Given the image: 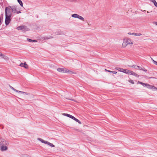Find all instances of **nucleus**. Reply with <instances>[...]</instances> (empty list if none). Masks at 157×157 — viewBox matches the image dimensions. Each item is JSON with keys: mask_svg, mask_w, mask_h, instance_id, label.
Masks as SVG:
<instances>
[{"mask_svg": "<svg viewBox=\"0 0 157 157\" xmlns=\"http://www.w3.org/2000/svg\"><path fill=\"white\" fill-rule=\"evenodd\" d=\"M12 15V12L10 10L9 8H5V23L6 25H8L10 22Z\"/></svg>", "mask_w": 157, "mask_h": 157, "instance_id": "1", "label": "nucleus"}, {"mask_svg": "<svg viewBox=\"0 0 157 157\" xmlns=\"http://www.w3.org/2000/svg\"><path fill=\"white\" fill-rule=\"evenodd\" d=\"M6 8H9L10 10L13 13L19 14L21 13L20 11H17V7L16 6H9L8 7H6Z\"/></svg>", "mask_w": 157, "mask_h": 157, "instance_id": "2", "label": "nucleus"}, {"mask_svg": "<svg viewBox=\"0 0 157 157\" xmlns=\"http://www.w3.org/2000/svg\"><path fill=\"white\" fill-rule=\"evenodd\" d=\"M63 115L64 116L68 117L75 121L76 122L78 123L79 124H81V122L78 119L76 118H75V117H74V116H72L71 115L65 113H63Z\"/></svg>", "mask_w": 157, "mask_h": 157, "instance_id": "3", "label": "nucleus"}, {"mask_svg": "<svg viewBox=\"0 0 157 157\" xmlns=\"http://www.w3.org/2000/svg\"><path fill=\"white\" fill-rule=\"evenodd\" d=\"M37 140H38L41 141L42 143H44L46 144H47L49 145L51 147H55V145H53V144H52L51 143H50L48 141L44 140L41 138H37Z\"/></svg>", "mask_w": 157, "mask_h": 157, "instance_id": "4", "label": "nucleus"}, {"mask_svg": "<svg viewBox=\"0 0 157 157\" xmlns=\"http://www.w3.org/2000/svg\"><path fill=\"white\" fill-rule=\"evenodd\" d=\"M9 145V143L7 141L6 142V144L4 145H2L0 147V150L2 151H5L7 150L8 146Z\"/></svg>", "mask_w": 157, "mask_h": 157, "instance_id": "5", "label": "nucleus"}, {"mask_svg": "<svg viewBox=\"0 0 157 157\" xmlns=\"http://www.w3.org/2000/svg\"><path fill=\"white\" fill-rule=\"evenodd\" d=\"M17 29L18 30H21L24 32H26L29 30V29L25 25L18 26L17 27Z\"/></svg>", "mask_w": 157, "mask_h": 157, "instance_id": "6", "label": "nucleus"}, {"mask_svg": "<svg viewBox=\"0 0 157 157\" xmlns=\"http://www.w3.org/2000/svg\"><path fill=\"white\" fill-rule=\"evenodd\" d=\"M71 17L74 18H78L82 21H84V18L82 17L76 13L72 14L71 15Z\"/></svg>", "mask_w": 157, "mask_h": 157, "instance_id": "7", "label": "nucleus"}, {"mask_svg": "<svg viewBox=\"0 0 157 157\" xmlns=\"http://www.w3.org/2000/svg\"><path fill=\"white\" fill-rule=\"evenodd\" d=\"M124 40L128 45L130 44H133V43L131 41V39H130L125 38L124 39Z\"/></svg>", "mask_w": 157, "mask_h": 157, "instance_id": "8", "label": "nucleus"}, {"mask_svg": "<svg viewBox=\"0 0 157 157\" xmlns=\"http://www.w3.org/2000/svg\"><path fill=\"white\" fill-rule=\"evenodd\" d=\"M147 88L152 90H156L157 91V88L154 86L150 85L148 84H147L146 86Z\"/></svg>", "mask_w": 157, "mask_h": 157, "instance_id": "9", "label": "nucleus"}, {"mask_svg": "<svg viewBox=\"0 0 157 157\" xmlns=\"http://www.w3.org/2000/svg\"><path fill=\"white\" fill-rule=\"evenodd\" d=\"M6 141L4 139L0 138V147L3 145H4L6 144Z\"/></svg>", "mask_w": 157, "mask_h": 157, "instance_id": "10", "label": "nucleus"}, {"mask_svg": "<svg viewBox=\"0 0 157 157\" xmlns=\"http://www.w3.org/2000/svg\"><path fill=\"white\" fill-rule=\"evenodd\" d=\"M19 66L21 67H24L26 69H27L28 68V65L25 62L24 63H21L20 64Z\"/></svg>", "mask_w": 157, "mask_h": 157, "instance_id": "11", "label": "nucleus"}, {"mask_svg": "<svg viewBox=\"0 0 157 157\" xmlns=\"http://www.w3.org/2000/svg\"><path fill=\"white\" fill-rule=\"evenodd\" d=\"M132 71H130L128 69H124L123 72L127 74L128 75H131V72H132Z\"/></svg>", "mask_w": 157, "mask_h": 157, "instance_id": "12", "label": "nucleus"}, {"mask_svg": "<svg viewBox=\"0 0 157 157\" xmlns=\"http://www.w3.org/2000/svg\"><path fill=\"white\" fill-rule=\"evenodd\" d=\"M58 71L60 72L64 73V69L61 68H58L57 69Z\"/></svg>", "mask_w": 157, "mask_h": 157, "instance_id": "13", "label": "nucleus"}, {"mask_svg": "<svg viewBox=\"0 0 157 157\" xmlns=\"http://www.w3.org/2000/svg\"><path fill=\"white\" fill-rule=\"evenodd\" d=\"M2 57L6 60H8L9 59V58L7 56H6L3 54L2 55Z\"/></svg>", "mask_w": 157, "mask_h": 157, "instance_id": "14", "label": "nucleus"}, {"mask_svg": "<svg viewBox=\"0 0 157 157\" xmlns=\"http://www.w3.org/2000/svg\"><path fill=\"white\" fill-rule=\"evenodd\" d=\"M115 69L116 70H117L123 72L124 71V69L123 68H120L118 67H116L115 68Z\"/></svg>", "mask_w": 157, "mask_h": 157, "instance_id": "15", "label": "nucleus"}, {"mask_svg": "<svg viewBox=\"0 0 157 157\" xmlns=\"http://www.w3.org/2000/svg\"><path fill=\"white\" fill-rule=\"evenodd\" d=\"M131 75H134L137 77H139V75L133 71L131 72Z\"/></svg>", "mask_w": 157, "mask_h": 157, "instance_id": "16", "label": "nucleus"}, {"mask_svg": "<svg viewBox=\"0 0 157 157\" xmlns=\"http://www.w3.org/2000/svg\"><path fill=\"white\" fill-rule=\"evenodd\" d=\"M128 44L125 43V41L124 40L123 42L122 43V48H125V47Z\"/></svg>", "mask_w": 157, "mask_h": 157, "instance_id": "17", "label": "nucleus"}, {"mask_svg": "<svg viewBox=\"0 0 157 157\" xmlns=\"http://www.w3.org/2000/svg\"><path fill=\"white\" fill-rule=\"evenodd\" d=\"M151 1L154 3V5L156 7H157V3L155 0H151Z\"/></svg>", "mask_w": 157, "mask_h": 157, "instance_id": "18", "label": "nucleus"}, {"mask_svg": "<svg viewBox=\"0 0 157 157\" xmlns=\"http://www.w3.org/2000/svg\"><path fill=\"white\" fill-rule=\"evenodd\" d=\"M18 2L21 7H23V4L21 0H17Z\"/></svg>", "mask_w": 157, "mask_h": 157, "instance_id": "19", "label": "nucleus"}, {"mask_svg": "<svg viewBox=\"0 0 157 157\" xmlns=\"http://www.w3.org/2000/svg\"><path fill=\"white\" fill-rule=\"evenodd\" d=\"M132 34H133V35H134L136 36H140L142 35V34L140 33H132Z\"/></svg>", "mask_w": 157, "mask_h": 157, "instance_id": "20", "label": "nucleus"}, {"mask_svg": "<svg viewBox=\"0 0 157 157\" xmlns=\"http://www.w3.org/2000/svg\"><path fill=\"white\" fill-rule=\"evenodd\" d=\"M140 84H141V85H142L144 86H146L147 83H143L142 82H141L140 83Z\"/></svg>", "mask_w": 157, "mask_h": 157, "instance_id": "21", "label": "nucleus"}, {"mask_svg": "<svg viewBox=\"0 0 157 157\" xmlns=\"http://www.w3.org/2000/svg\"><path fill=\"white\" fill-rule=\"evenodd\" d=\"M9 86L10 87V88L11 89H12V90H14V91H17V90H16V89H14L13 87H12V86H11L10 85H9Z\"/></svg>", "mask_w": 157, "mask_h": 157, "instance_id": "22", "label": "nucleus"}, {"mask_svg": "<svg viewBox=\"0 0 157 157\" xmlns=\"http://www.w3.org/2000/svg\"><path fill=\"white\" fill-rule=\"evenodd\" d=\"M21 94H26L27 95L29 94V93L25 92H24L23 91H22V93Z\"/></svg>", "mask_w": 157, "mask_h": 157, "instance_id": "23", "label": "nucleus"}, {"mask_svg": "<svg viewBox=\"0 0 157 157\" xmlns=\"http://www.w3.org/2000/svg\"><path fill=\"white\" fill-rule=\"evenodd\" d=\"M151 59L152 60V61L153 62V63L157 65V61H155L152 58H151Z\"/></svg>", "mask_w": 157, "mask_h": 157, "instance_id": "24", "label": "nucleus"}, {"mask_svg": "<svg viewBox=\"0 0 157 157\" xmlns=\"http://www.w3.org/2000/svg\"><path fill=\"white\" fill-rule=\"evenodd\" d=\"M129 66L130 67V66ZM137 66H136V65H132V66H130V67L134 68L136 69H137Z\"/></svg>", "mask_w": 157, "mask_h": 157, "instance_id": "25", "label": "nucleus"}, {"mask_svg": "<svg viewBox=\"0 0 157 157\" xmlns=\"http://www.w3.org/2000/svg\"><path fill=\"white\" fill-rule=\"evenodd\" d=\"M128 81H129V82H130L132 84H134V82H133V81L132 80H129Z\"/></svg>", "mask_w": 157, "mask_h": 157, "instance_id": "26", "label": "nucleus"}, {"mask_svg": "<svg viewBox=\"0 0 157 157\" xmlns=\"http://www.w3.org/2000/svg\"><path fill=\"white\" fill-rule=\"evenodd\" d=\"M21 157H29V156L26 154H24L22 155Z\"/></svg>", "mask_w": 157, "mask_h": 157, "instance_id": "27", "label": "nucleus"}, {"mask_svg": "<svg viewBox=\"0 0 157 157\" xmlns=\"http://www.w3.org/2000/svg\"><path fill=\"white\" fill-rule=\"evenodd\" d=\"M68 71H69V70H68L67 69H64V73H68Z\"/></svg>", "mask_w": 157, "mask_h": 157, "instance_id": "28", "label": "nucleus"}, {"mask_svg": "<svg viewBox=\"0 0 157 157\" xmlns=\"http://www.w3.org/2000/svg\"><path fill=\"white\" fill-rule=\"evenodd\" d=\"M141 70H142V71H144L145 72H147V70L146 69H145L144 67L143 68H142Z\"/></svg>", "mask_w": 157, "mask_h": 157, "instance_id": "29", "label": "nucleus"}, {"mask_svg": "<svg viewBox=\"0 0 157 157\" xmlns=\"http://www.w3.org/2000/svg\"><path fill=\"white\" fill-rule=\"evenodd\" d=\"M68 73H69L70 74H71L73 73V74H75L76 73L74 72H73L70 71L69 70V71H68Z\"/></svg>", "mask_w": 157, "mask_h": 157, "instance_id": "30", "label": "nucleus"}, {"mask_svg": "<svg viewBox=\"0 0 157 157\" xmlns=\"http://www.w3.org/2000/svg\"><path fill=\"white\" fill-rule=\"evenodd\" d=\"M27 40L29 42H33V40L31 39L28 38L27 39Z\"/></svg>", "mask_w": 157, "mask_h": 157, "instance_id": "31", "label": "nucleus"}, {"mask_svg": "<svg viewBox=\"0 0 157 157\" xmlns=\"http://www.w3.org/2000/svg\"><path fill=\"white\" fill-rule=\"evenodd\" d=\"M137 68H138V69H139V70H141V69H142V68L141 67H140L139 66H137Z\"/></svg>", "mask_w": 157, "mask_h": 157, "instance_id": "32", "label": "nucleus"}, {"mask_svg": "<svg viewBox=\"0 0 157 157\" xmlns=\"http://www.w3.org/2000/svg\"><path fill=\"white\" fill-rule=\"evenodd\" d=\"M66 1H70V2H73L75 0H65Z\"/></svg>", "mask_w": 157, "mask_h": 157, "instance_id": "33", "label": "nucleus"}, {"mask_svg": "<svg viewBox=\"0 0 157 157\" xmlns=\"http://www.w3.org/2000/svg\"><path fill=\"white\" fill-rule=\"evenodd\" d=\"M17 91H16V92H18L19 93H21V94L22 93V91L18 90H17Z\"/></svg>", "mask_w": 157, "mask_h": 157, "instance_id": "34", "label": "nucleus"}, {"mask_svg": "<svg viewBox=\"0 0 157 157\" xmlns=\"http://www.w3.org/2000/svg\"><path fill=\"white\" fill-rule=\"evenodd\" d=\"M112 73H113L114 74H115L117 73V72L116 71H112Z\"/></svg>", "mask_w": 157, "mask_h": 157, "instance_id": "35", "label": "nucleus"}, {"mask_svg": "<svg viewBox=\"0 0 157 157\" xmlns=\"http://www.w3.org/2000/svg\"><path fill=\"white\" fill-rule=\"evenodd\" d=\"M132 33H128V34H129V35H134L132 34Z\"/></svg>", "mask_w": 157, "mask_h": 157, "instance_id": "36", "label": "nucleus"}, {"mask_svg": "<svg viewBox=\"0 0 157 157\" xmlns=\"http://www.w3.org/2000/svg\"><path fill=\"white\" fill-rule=\"evenodd\" d=\"M68 99L69 100H72V101H75V100L73 99Z\"/></svg>", "mask_w": 157, "mask_h": 157, "instance_id": "37", "label": "nucleus"}, {"mask_svg": "<svg viewBox=\"0 0 157 157\" xmlns=\"http://www.w3.org/2000/svg\"><path fill=\"white\" fill-rule=\"evenodd\" d=\"M37 41L36 40H33V42H36Z\"/></svg>", "mask_w": 157, "mask_h": 157, "instance_id": "38", "label": "nucleus"}, {"mask_svg": "<svg viewBox=\"0 0 157 157\" xmlns=\"http://www.w3.org/2000/svg\"><path fill=\"white\" fill-rule=\"evenodd\" d=\"M2 55L3 54L1 53L0 52V56H1L2 57Z\"/></svg>", "mask_w": 157, "mask_h": 157, "instance_id": "39", "label": "nucleus"}, {"mask_svg": "<svg viewBox=\"0 0 157 157\" xmlns=\"http://www.w3.org/2000/svg\"><path fill=\"white\" fill-rule=\"evenodd\" d=\"M108 71L109 72H111L112 73V71H110L108 70V71Z\"/></svg>", "mask_w": 157, "mask_h": 157, "instance_id": "40", "label": "nucleus"}, {"mask_svg": "<svg viewBox=\"0 0 157 157\" xmlns=\"http://www.w3.org/2000/svg\"><path fill=\"white\" fill-rule=\"evenodd\" d=\"M141 11H143L144 12H145L146 11L145 10H141Z\"/></svg>", "mask_w": 157, "mask_h": 157, "instance_id": "41", "label": "nucleus"}, {"mask_svg": "<svg viewBox=\"0 0 157 157\" xmlns=\"http://www.w3.org/2000/svg\"><path fill=\"white\" fill-rule=\"evenodd\" d=\"M141 82H140V81H138V82H137V83H139V84H140V83Z\"/></svg>", "mask_w": 157, "mask_h": 157, "instance_id": "42", "label": "nucleus"}, {"mask_svg": "<svg viewBox=\"0 0 157 157\" xmlns=\"http://www.w3.org/2000/svg\"><path fill=\"white\" fill-rule=\"evenodd\" d=\"M147 13H149V11H147Z\"/></svg>", "mask_w": 157, "mask_h": 157, "instance_id": "43", "label": "nucleus"}, {"mask_svg": "<svg viewBox=\"0 0 157 157\" xmlns=\"http://www.w3.org/2000/svg\"><path fill=\"white\" fill-rule=\"evenodd\" d=\"M105 70L106 71H108V70H107L106 69H105Z\"/></svg>", "mask_w": 157, "mask_h": 157, "instance_id": "44", "label": "nucleus"}, {"mask_svg": "<svg viewBox=\"0 0 157 157\" xmlns=\"http://www.w3.org/2000/svg\"><path fill=\"white\" fill-rule=\"evenodd\" d=\"M156 24L157 25V22L156 23Z\"/></svg>", "mask_w": 157, "mask_h": 157, "instance_id": "45", "label": "nucleus"}]
</instances>
